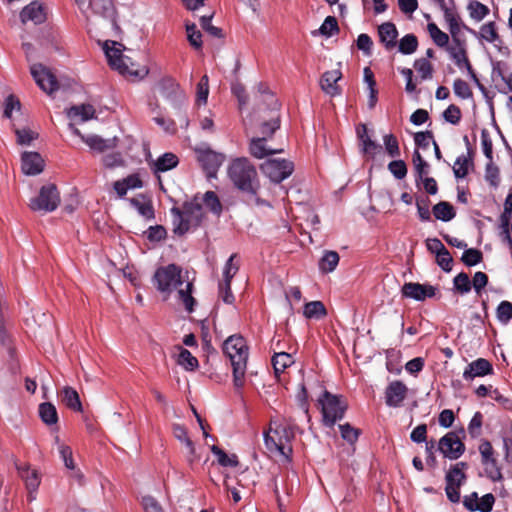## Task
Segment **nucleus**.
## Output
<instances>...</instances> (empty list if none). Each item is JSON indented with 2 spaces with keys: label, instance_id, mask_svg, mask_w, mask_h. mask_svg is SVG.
<instances>
[{
  "label": "nucleus",
  "instance_id": "1",
  "mask_svg": "<svg viewBox=\"0 0 512 512\" xmlns=\"http://www.w3.org/2000/svg\"><path fill=\"white\" fill-rule=\"evenodd\" d=\"M227 175L234 187L244 195H256L260 184L255 166L246 157H238L231 161Z\"/></svg>",
  "mask_w": 512,
  "mask_h": 512
},
{
  "label": "nucleus",
  "instance_id": "2",
  "mask_svg": "<svg viewBox=\"0 0 512 512\" xmlns=\"http://www.w3.org/2000/svg\"><path fill=\"white\" fill-rule=\"evenodd\" d=\"M321 406L322 423L325 427L332 428L337 421L344 418L348 405L340 394H333L324 390L318 398Z\"/></svg>",
  "mask_w": 512,
  "mask_h": 512
},
{
  "label": "nucleus",
  "instance_id": "3",
  "mask_svg": "<svg viewBox=\"0 0 512 512\" xmlns=\"http://www.w3.org/2000/svg\"><path fill=\"white\" fill-rule=\"evenodd\" d=\"M181 268L175 263L158 267L152 277V283L161 293L170 294L173 290L183 284Z\"/></svg>",
  "mask_w": 512,
  "mask_h": 512
},
{
  "label": "nucleus",
  "instance_id": "4",
  "mask_svg": "<svg viewBox=\"0 0 512 512\" xmlns=\"http://www.w3.org/2000/svg\"><path fill=\"white\" fill-rule=\"evenodd\" d=\"M194 151L207 179H216L218 171L225 161V155L214 151L207 143L197 145Z\"/></svg>",
  "mask_w": 512,
  "mask_h": 512
},
{
  "label": "nucleus",
  "instance_id": "5",
  "mask_svg": "<svg viewBox=\"0 0 512 512\" xmlns=\"http://www.w3.org/2000/svg\"><path fill=\"white\" fill-rule=\"evenodd\" d=\"M115 45H118V43L110 40H106L103 44V50L109 66L121 74H129L130 76L138 79H144L148 75L149 69L146 66H143L140 69L130 70L124 61V56L122 55L121 50L119 48H115Z\"/></svg>",
  "mask_w": 512,
  "mask_h": 512
},
{
  "label": "nucleus",
  "instance_id": "6",
  "mask_svg": "<svg viewBox=\"0 0 512 512\" xmlns=\"http://www.w3.org/2000/svg\"><path fill=\"white\" fill-rule=\"evenodd\" d=\"M458 433L461 434L463 438L465 437L464 428H460L458 432H447L437 443V451H439L445 459L450 461L458 460L466 450V446L459 438Z\"/></svg>",
  "mask_w": 512,
  "mask_h": 512
},
{
  "label": "nucleus",
  "instance_id": "7",
  "mask_svg": "<svg viewBox=\"0 0 512 512\" xmlns=\"http://www.w3.org/2000/svg\"><path fill=\"white\" fill-rule=\"evenodd\" d=\"M260 171L270 182L280 184L294 171V163L286 159L268 158L259 166Z\"/></svg>",
  "mask_w": 512,
  "mask_h": 512
},
{
  "label": "nucleus",
  "instance_id": "8",
  "mask_svg": "<svg viewBox=\"0 0 512 512\" xmlns=\"http://www.w3.org/2000/svg\"><path fill=\"white\" fill-rule=\"evenodd\" d=\"M60 204V194L57 186L48 183L41 186L39 194L31 200L30 208L33 211L53 212Z\"/></svg>",
  "mask_w": 512,
  "mask_h": 512
},
{
  "label": "nucleus",
  "instance_id": "9",
  "mask_svg": "<svg viewBox=\"0 0 512 512\" xmlns=\"http://www.w3.org/2000/svg\"><path fill=\"white\" fill-rule=\"evenodd\" d=\"M223 353L229 358L231 366L236 363L247 365L248 361V346L245 339L240 334L229 336L222 345Z\"/></svg>",
  "mask_w": 512,
  "mask_h": 512
},
{
  "label": "nucleus",
  "instance_id": "10",
  "mask_svg": "<svg viewBox=\"0 0 512 512\" xmlns=\"http://www.w3.org/2000/svg\"><path fill=\"white\" fill-rule=\"evenodd\" d=\"M159 92L161 96L172 106L176 111H181L185 104V94L180 89L179 84L172 78H163L159 82Z\"/></svg>",
  "mask_w": 512,
  "mask_h": 512
},
{
  "label": "nucleus",
  "instance_id": "11",
  "mask_svg": "<svg viewBox=\"0 0 512 512\" xmlns=\"http://www.w3.org/2000/svg\"><path fill=\"white\" fill-rule=\"evenodd\" d=\"M30 73L38 87L47 94H52L59 89L56 76L43 64L31 65Z\"/></svg>",
  "mask_w": 512,
  "mask_h": 512
},
{
  "label": "nucleus",
  "instance_id": "12",
  "mask_svg": "<svg viewBox=\"0 0 512 512\" xmlns=\"http://www.w3.org/2000/svg\"><path fill=\"white\" fill-rule=\"evenodd\" d=\"M438 292V287L429 283L405 282L401 287V296L423 302L427 298H434Z\"/></svg>",
  "mask_w": 512,
  "mask_h": 512
},
{
  "label": "nucleus",
  "instance_id": "13",
  "mask_svg": "<svg viewBox=\"0 0 512 512\" xmlns=\"http://www.w3.org/2000/svg\"><path fill=\"white\" fill-rule=\"evenodd\" d=\"M89 7L95 15H99L110 22L116 35L121 32L116 19L117 12L112 0H89Z\"/></svg>",
  "mask_w": 512,
  "mask_h": 512
},
{
  "label": "nucleus",
  "instance_id": "14",
  "mask_svg": "<svg viewBox=\"0 0 512 512\" xmlns=\"http://www.w3.org/2000/svg\"><path fill=\"white\" fill-rule=\"evenodd\" d=\"M408 387L401 380L391 381L385 388V404L390 408H398L407 397Z\"/></svg>",
  "mask_w": 512,
  "mask_h": 512
},
{
  "label": "nucleus",
  "instance_id": "15",
  "mask_svg": "<svg viewBox=\"0 0 512 512\" xmlns=\"http://www.w3.org/2000/svg\"><path fill=\"white\" fill-rule=\"evenodd\" d=\"M45 162L40 153L24 151L21 154V169L26 176H36L43 172Z\"/></svg>",
  "mask_w": 512,
  "mask_h": 512
},
{
  "label": "nucleus",
  "instance_id": "16",
  "mask_svg": "<svg viewBox=\"0 0 512 512\" xmlns=\"http://www.w3.org/2000/svg\"><path fill=\"white\" fill-rule=\"evenodd\" d=\"M356 134L359 141V151L363 156L373 159L376 153L382 150V146L368 135L366 124H360L356 128Z\"/></svg>",
  "mask_w": 512,
  "mask_h": 512
},
{
  "label": "nucleus",
  "instance_id": "17",
  "mask_svg": "<svg viewBox=\"0 0 512 512\" xmlns=\"http://www.w3.org/2000/svg\"><path fill=\"white\" fill-rule=\"evenodd\" d=\"M494 368L492 363L485 358H477L470 362L463 371V378L466 381H472L476 377H485L492 375Z\"/></svg>",
  "mask_w": 512,
  "mask_h": 512
},
{
  "label": "nucleus",
  "instance_id": "18",
  "mask_svg": "<svg viewBox=\"0 0 512 512\" xmlns=\"http://www.w3.org/2000/svg\"><path fill=\"white\" fill-rule=\"evenodd\" d=\"M19 18L23 24L31 21L35 25H41L47 20L43 4L37 0L31 1L28 5L23 7Z\"/></svg>",
  "mask_w": 512,
  "mask_h": 512
},
{
  "label": "nucleus",
  "instance_id": "19",
  "mask_svg": "<svg viewBox=\"0 0 512 512\" xmlns=\"http://www.w3.org/2000/svg\"><path fill=\"white\" fill-rule=\"evenodd\" d=\"M19 476L24 480L28 490V500L30 502L36 499V491L40 485V478L36 471H32L28 465L15 463Z\"/></svg>",
  "mask_w": 512,
  "mask_h": 512
},
{
  "label": "nucleus",
  "instance_id": "20",
  "mask_svg": "<svg viewBox=\"0 0 512 512\" xmlns=\"http://www.w3.org/2000/svg\"><path fill=\"white\" fill-rule=\"evenodd\" d=\"M179 164V158L172 152H165L155 160L149 161V167L154 175L175 169Z\"/></svg>",
  "mask_w": 512,
  "mask_h": 512
},
{
  "label": "nucleus",
  "instance_id": "21",
  "mask_svg": "<svg viewBox=\"0 0 512 512\" xmlns=\"http://www.w3.org/2000/svg\"><path fill=\"white\" fill-rule=\"evenodd\" d=\"M379 41L383 44L386 50L394 48L397 44L399 32L393 22H384L378 27Z\"/></svg>",
  "mask_w": 512,
  "mask_h": 512
},
{
  "label": "nucleus",
  "instance_id": "22",
  "mask_svg": "<svg viewBox=\"0 0 512 512\" xmlns=\"http://www.w3.org/2000/svg\"><path fill=\"white\" fill-rule=\"evenodd\" d=\"M66 115L69 119L80 118L82 122H87L96 118L95 108L88 103L72 105L66 109Z\"/></svg>",
  "mask_w": 512,
  "mask_h": 512
},
{
  "label": "nucleus",
  "instance_id": "23",
  "mask_svg": "<svg viewBox=\"0 0 512 512\" xmlns=\"http://www.w3.org/2000/svg\"><path fill=\"white\" fill-rule=\"evenodd\" d=\"M432 213L436 220L442 222H450L456 217V210L448 201H440L433 205Z\"/></svg>",
  "mask_w": 512,
  "mask_h": 512
},
{
  "label": "nucleus",
  "instance_id": "24",
  "mask_svg": "<svg viewBox=\"0 0 512 512\" xmlns=\"http://www.w3.org/2000/svg\"><path fill=\"white\" fill-rule=\"evenodd\" d=\"M61 400L68 408L72 409L73 411H83L80 396L75 388L71 386L63 387L61 391Z\"/></svg>",
  "mask_w": 512,
  "mask_h": 512
},
{
  "label": "nucleus",
  "instance_id": "25",
  "mask_svg": "<svg viewBox=\"0 0 512 512\" xmlns=\"http://www.w3.org/2000/svg\"><path fill=\"white\" fill-rule=\"evenodd\" d=\"M341 77L342 74L339 70L326 71L321 78L322 90L331 95L339 93V87L336 84Z\"/></svg>",
  "mask_w": 512,
  "mask_h": 512
},
{
  "label": "nucleus",
  "instance_id": "26",
  "mask_svg": "<svg viewBox=\"0 0 512 512\" xmlns=\"http://www.w3.org/2000/svg\"><path fill=\"white\" fill-rule=\"evenodd\" d=\"M38 414L41 421L48 426H52L58 423V412L56 406L52 402L40 403L38 407Z\"/></svg>",
  "mask_w": 512,
  "mask_h": 512
},
{
  "label": "nucleus",
  "instance_id": "27",
  "mask_svg": "<svg viewBox=\"0 0 512 512\" xmlns=\"http://www.w3.org/2000/svg\"><path fill=\"white\" fill-rule=\"evenodd\" d=\"M412 162L415 171V183L417 186L420 184V180H423V176H426L430 172L429 163L422 157L418 149H414L412 154Z\"/></svg>",
  "mask_w": 512,
  "mask_h": 512
},
{
  "label": "nucleus",
  "instance_id": "28",
  "mask_svg": "<svg viewBox=\"0 0 512 512\" xmlns=\"http://www.w3.org/2000/svg\"><path fill=\"white\" fill-rule=\"evenodd\" d=\"M82 141L92 150L97 152H104L114 147V140L104 139L99 135L92 134L88 136H82Z\"/></svg>",
  "mask_w": 512,
  "mask_h": 512
},
{
  "label": "nucleus",
  "instance_id": "29",
  "mask_svg": "<svg viewBox=\"0 0 512 512\" xmlns=\"http://www.w3.org/2000/svg\"><path fill=\"white\" fill-rule=\"evenodd\" d=\"M339 260L340 257L336 251L326 250L318 261V269L324 274L331 273L336 269Z\"/></svg>",
  "mask_w": 512,
  "mask_h": 512
},
{
  "label": "nucleus",
  "instance_id": "30",
  "mask_svg": "<svg viewBox=\"0 0 512 512\" xmlns=\"http://www.w3.org/2000/svg\"><path fill=\"white\" fill-rule=\"evenodd\" d=\"M267 137H253L249 143V153L257 159H263L269 156V147L266 145Z\"/></svg>",
  "mask_w": 512,
  "mask_h": 512
},
{
  "label": "nucleus",
  "instance_id": "31",
  "mask_svg": "<svg viewBox=\"0 0 512 512\" xmlns=\"http://www.w3.org/2000/svg\"><path fill=\"white\" fill-rule=\"evenodd\" d=\"M303 315L307 319H321L327 315V309L324 304L319 301H310L304 305Z\"/></svg>",
  "mask_w": 512,
  "mask_h": 512
},
{
  "label": "nucleus",
  "instance_id": "32",
  "mask_svg": "<svg viewBox=\"0 0 512 512\" xmlns=\"http://www.w3.org/2000/svg\"><path fill=\"white\" fill-rule=\"evenodd\" d=\"M203 204L205 207L215 216H221L223 212V205L216 194V192L209 190L203 194L202 197Z\"/></svg>",
  "mask_w": 512,
  "mask_h": 512
},
{
  "label": "nucleus",
  "instance_id": "33",
  "mask_svg": "<svg viewBox=\"0 0 512 512\" xmlns=\"http://www.w3.org/2000/svg\"><path fill=\"white\" fill-rule=\"evenodd\" d=\"M211 453L217 457V462L222 467H236L239 464V460L236 454H227L223 449L217 445L210 447Z\"/></svg>",
  "mask_w": 512,
  "mask_h": 512
},
{
  "label": "nucleus",
  "instance_id": "34",
  "mask_svg": "<svg viewBox=\"0 0 512 512\" xmlns=\"http://www.w3.org/2000/svg\"><path fill=\"white\" fill-rule=\"evenodd\" d=\"M418 45V38L415 34H405L398 42V52L403 55H411L416 52Z\"/></svg>",
  "mask_w": 512,
  "mask_h": 512
},
{
  "label": "nucleus",
  "instance_id": "35",
  "mask_svg": "<svg viewBox=\"0 0 512 512\" xmlns=\"http://www.w3.org/2000/svg\"><path fill=\"white\" fill-rule=\"evenodd\" d=\"M445 21L448 24L449 32L452 36L453 42L457 45H461L460 39L457 37L460 28L462 26L461 19L458 15H455L451 10H445L444 14Z\"/></svg>",
  "mask_w": 512,
  "mask_h": 512
},
{
  "label": "nucleus",
  "instance_id": "36",
  "mask_svg": "<svg viewBox=\"0 0 512 512\" xmlns=\"http://www.w3.org/2000/svg\"><path fill=\"white\" fill-rule=\"evenodd\" d=\"M177 364L183 367L186 371H194L199 367V362L196 357L186 348L180 347L177 358Z\"/></svg>",
  "mask_w": 512,
  "mask_h": 512
},
{
  "label": "nucleus",
  "instance_id": "37",
  "mask_svg": "<svg viewBox=\"0 0 512 512\" xmlns=\"http://www.w3.org/2000/svg\"><path fill=\"white\" fill-rule=\"evenodd\" d=\"M339 32L338 22L335 16H327L317 31H313L312 35L320 34L326 38L332 37Z\"/></svg>",
  "mask_w": 512,
  "mask_h": 512
},
{
  "label": "nucleus",
  "instance_id": "38",
  "mask_svg": "<svg viewBox=\"0 0 512 512\" xmlns=\"http://www.w3.org/2000/svg\"><path fill=\"white\" fill-rule=\"evenodd\" d=\"M484 179L493 189H497L500 185V170L495 165L494 160H489L485 166Z\"/></svg>",
  "mask_w": 512,
  "mask_h": 512
},
{
  "label": "nucleus",
  "instance_id": "39",
  "mask_svg": "<svg viewBox=\"0 0 512 512\" xmlns=\"http://www.w3.org/2000/svg\"><path fill=\"white\" fill-rule=\"evenodd\" d=\"M453 291L460 295L468 294L472 289L471 280L469 275L461 271L453 278Z\"/></svg>",
  "mask_w": 512,
  "mask_h": 512
},
{
  "label": "nucleus",
  "instance_id": "40",
  "mask_svg": "<svg viewBox=\"0 0 512 512\" xmlns=\"http://www.w3.org/2000/svg\"><path fill=\"white\" fill-rule=\"evenodd\" d=\"M427 30L429 32V35L432 39V41L437 45L438 47H446L448 48L449 43V36L445 32H443L436 23L429 22L427 24Z\"/></svg>",
  "mask_w": 512,
  "mask_h": 512
},
{
  "label": "nucleus",
  "instance_id": "41",
  "mask_svg": "<svg viewBox=\"0 0 512 512\" xmlns=\"http://www.w3.org/2000/svg\"><path fill=\"white\" fill-rule=\"evenodd\" d=\"M467 9L470 17L475 21L483 20L490 13L489 7L478 0H470Z\"/></svg>",
  "mask_w": 512,
  "mask_h": 512
},
{
  "label": "nucleus",
  "instance_id": "42",
  "mask_svg": "<svg viewBox=\"0 0 512 512\" xmlns=\"http://www.w3.org/2000/svg\"><path fill=\"white\" fill-rule=\"evenodd\" d=\"M294 363L293 357L287 352L274 353L272 365L276 374L282 373L287 367Z\"/></svg>",
  "mask_w": 512,
  "mask_h": 512
},
{
  "label": "nucleus",
  "instance_id": "43",
  "mask_svg": "<svg viewBox=\"0 0 512 512\" xmlns=\"http://www.w3.org/2000/svg\"><path fill=\"white\" fill-rule=\"evenodd\" d=\"M479 39L485 40L489 43L501 42L500 36L497 32L496 23L494 21H489L481 26Z\"/></svg>",
  "mask_w": 512,
  "mask_h": 512
},
{
  "label": "nucleus",
  "instance_id": "44",
  "mask_svg": "<svg viewBox=\"0 0 512 512\" xmlns=\"http://www.w3.org/2000/svg\"><path fill=\"white\" fill-rule=\"evenodd\" d=\"M382 139L386 154L391 158L400 157L401 150L397 137L392 133H388L383 135Z\"/></svg>",
  "mask_w": 512,
  "mask_h": 512
},
{
  "label": "nucleus",
  "instance_id": "45",
  "mask_svg": "<svg viewBox=\"0 0 512 512\" xmlns=\"http://www.w3.org/2000/svg\"><path fill=\"white\" fill-rule=\"evenodd\" d=\"M462 263L467 267H474L483 261V253L477 248H464L461 256Z\"/></svg>",
  "mask_w": 512,
  "mask_h": 512
},
{
  "label": "nucleus",
  "instance_id": "46",
  "mask_svg": "<svg viewBox=\"0 0 512 512\" xmlns=\"http://www.w3.org/2000/svg\"><path fill=\"white\" fill-rule=\"evenodd\" d=\"M129 203L146 220L151 221L155 219V211L150 201L147 203H141L137 198H130Z\"/></svg>",
  "mask_w": 512,
  "mask_h": 512
},
{
  "label": "nucleus",
  "instance_id": "47",
  "mask_svg": "<svg viewBox=\"0 0 512 512\" xmlns=\"http://www.w3.org/2000/svg\"><path fill=\"white\" fill-rule=\"evenodd\" d=\"M387 169L397 180L404 179L408 172L406 162L399 158H393V160L388 163Z\"/></svg>",
  "mask_w": 512,
  "mask_h": 512
},
{
  "label": "nucleus",
  "instance_id": "48",
  "mask_svg": "<svg viewBox=\"0 0 512 512\" xmlns=\"http://www.w3.org/2000/svg\"><path fill=\"white\" fill-rule=\"evenodd\" d=\"M479 452L481 455V461L484 466H495L497 460L494 457L493 447L488 440H482L479 445Z\"/></svg>",
  "mask_w": 512,
  "mask_h": 512
},
{
  "label": "nucleus",
  "instance_id": "49",
  "mask_svg": "<svg viewBox=\"0 0 512 512\" xmlns=\"http://www.w3.org/2000/svg\"><path fill=\"white\" fill-rule=\"evenodd\" d=\"M458 46L459 50H455L452 47H448L447 51L449 52L450 57L453 59L458 68H467L471 65V63L467 57L466 50L462 42L461 45Z\"/></svg>",
  "mask_w": 512,
  "mask_h": 512
},
{
  "label": "nucleus",
  "instance_id": "50",
  "mask_svg": "<svg viewBox=\"0 0 512 512\" xmlns=\"http://www.w3.org/2000/svg\"><path fill=\"white\" fill-rule=\"evenodd\" d=\"M339 430H340V434H341V438L346 441L348 444L350 445H353L354 443L357 442L360 434H361V430L360 429H357V428H354L350 423H344V424H340L339 426Z\"/></svg>",
  "mask_w": 512,
  "mask_h": 512
},
{
  "label": "nucleus",
  "instance_id": "51",
  "mask_svg": "<svg viewBox=\"0 0 512 512\" xmlns=\"http://www.w3.org/2000/svg\"><path fill=\"white\" fill-rule=\"evenodd\" d=\"M186 33H187V40L189 41L190 45L198 50L202 48L203 42H202V34L197 29V26L195 23H187L186 24Z\"/></svg>",
  "mask_w": 512,
  "mask_h": 512
},
{
  "label": "nucleus",
  "instance_id": "52",
  "mask_svg": "<svg viewBox=\"0 0 512 512\" xmlns=\"http://www.w3.org/2000/svg\"><path fill=\"white\" fill-rule=\"evenodd\" d=\"M413 67L419 73L422 81H426L432 78L433 67L426 58H419L414 61Z\"/></svg>",
  "mask_w": 512,
  "mask_h": 512
},
{
  "label": "nucleus",
  "instance_id": "53",
  "mask_svg": "<svg viewBox=\"0 0 512 512\" xmlns=\"http://www.w3.org/2000/svg\"><path fill=\"white\" fill-rule=\"evenodd\" d=\"M496 318L503 325L510 322L512 319V304L509 301L503 300L498 304Z\"/></svg>",
  "mask_w": 512,
  "mask_h": 512
},
{
  "label": "nucleus",
  "instance_id": "54",
  "mask_svg": "<svg viewBox=\"0 0 512 512\" xmlns=\"http://www.w3.org/2000/svg\"><path fill=\"white\" fill-rule=\"evenodd\" d=\"M281 120L280 115L272 116L270 120L262 122L260 131L263 136L267 137V140L272 138L274 133L280 128Z\"/></svg>",
  "mask_w": 512,
  "mask_h": 512
},
{
  "label": "nucleus",
  "instance_id": "55",
  "mask_svg": "<svg viewBox=\"0 0 512 512\" xmlns=\"http://www.w3.org/2000/svg\"><path fill=\"white\" fill-rule=\"evenodd\" d=\"M257 90L260 94L265 96L264 101L267 103L268 109L272 112H277L280 108V104L269 88L260 82L257 85Z\"/></svg>",
  "mask_w": 512,
  "mask_h": 512
},
{
  "label": "nucleus",
  "instance_id": "56",
  "mask_svg": "<svg viewBox=\"0 0 512 512\" xmlns=\"http://www.w3.org/2000/svg\"><path fill=\"white\" fill-rule=\"evenodd\" d=\"M144 234L150 242H160L166 239L167 230L163 225L156 224L149 226Z\"/></svg>",
  "mask_w": 512,
  "mask_h": 512
},
{
  "label": "nucleus",
  "instance_id": "57",
  "mask_svg": "<svg viewBox=\"0 0 512 512\" xmlns=\"http://www.w3.org/2000/svg\"><path fill=\"white\" fill-rule=\"evenodd\" d=\"M416 208L417 215L421 222H430L432 220L431 213L429 210L430 199L428 197L425 198H416Z\"/></svg>",
  "mask_w": 512,
  "mask_h": 512
},
{
  "label": "nucleus",
  "instance_id": "58",
  "mask_svg": "<svg viewBox=\"0 0 512 512\" xmlns=\"http://www.w3.org/2000/svg\"><path fill=\"white\" fill-rule=\"evenodd\" d=\"M469 160L464 155H460L456 158L453 173L456 179H463L469 173Z\"/></svg>",
  "mask_w": 512,
  "mask_h": 512
},
{
  "label": "nucleus",
  "instance_id": "59",
  "mask_svg": "<svg viewBox=\"0 0 512 512\" xmlns=\"http://www.w3.org/2000/svg\"><path fill=\"white\" fill-rule=\"evenodd\" d=\"M213 14L203 15L200 18V25L204 31L216 38H223V31L221 28L212 25Z\"/></svg>",
  "mask_w": 512,
  "mask_h": 512
},
{
  "label": "nucleus",
  "instance_id": "60",
  "mask_svg": "<svg viewBox=\"0 0 512 512\" xmlns=\"http://www.w3.org/2000/svg\"><path fill=\"white\" fill-rule=\"evenodd\" d=\"M453 91H454V94L458 98L463 99V100L470 99L473 96V93H472L469 85L467 84L466 81H464L461 78H457L454 80Z\"/></svg>",
  "mask_w": 512,
  "mask_h": 512
},
{
  "label": "nucleus",
  "instance_id": "61",
  "mask_svg": "<svg viewBox=\"0 0 512 512\" xmlns=\"http://www.w3.org/2000/svg\"><path fill=\"white\" fill-rule=\"evenodd\" d=\"M488 283V275L482 271L475 272L471 280L472 288L474 289L475 293L478 296L482 295V292L484 291Z\"/></svg>",
  "mask_w": 512,
  "mask_h": 512
},
{
  "label": "nucleus",
  "instance_id": "62",
  "mask_svg": "<svg viewBox=\"0 0 512 512\" xmlns=\"http://www.w3.org/2000/svg\"><path fill=\"white\" fill-rule=\"evenodd\" d=\"M482 424L483 414L480 411H477L473 414L468 424V433L473 439L480 436Z\"/></svg>",
  "mask_w": 512,
  "mask_h": 512
},
{
  "label": "nucleus",
  "instance_id": "63",
  "mask_svg": "<svg viewBox=\"0 0 512 512\" xmlns=\"http://www.w3.org/2000/svg\"><path fill=\"white\" fill-rule=\"evenodd\" d=\"M445 122L457 125L461 120V110L455 104H450L442 113Z\"/></svg>",
  "mask_w": 512,
  "mask_h": 512
},
{
  "label": "nucleus",
  "instance_id": "64",
  "mask_svg": "<svg viewBox=\"0 0 512 512\" xmlns=\"http://www.w3.org/2000/svg\"><path fill=\"white\" fill-rule=\"evenodd\" d=\"M500 436L503 443L504 459L507 463H512V430L501 432Z\"/></svg>",
  "mask_w": 512,
  "mask_h": 512
}]
</instances>
